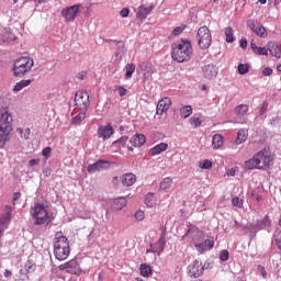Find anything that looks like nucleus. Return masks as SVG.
<instances>
[{
  "mask_svg": "<svg viewBox=\"0 0 281 281\" xmlns=\"http://www.w3.org/2000/svg\"><path fill=\"white\" fill-rule=\"evenodd\" d=\"M34 67V59L32 57H20L14 61L13 74L14 76H25Z\"/></svg>",
  "mask_w": 281,
  "mask_h": 281,
  "instance_id": "obj_4",
  "label": "nucleus"
},
{
  "mask_svg": "<svg viewBox=\"0 0 281 281\" xmlns=\"http://www.w3.org/2000/svg\"><path fill=\"white\" fill-rule=\"evenodd\" d=\"M33 217L35 218V225H45L47 218H49V213L43 204H36L33 209Z\"/></svg>",
  "mask_w": 281,
  "mask_h": 281,
  "instance_id": "obj_7",
  "label": "nucleus"
},
{
  "mask_svg": "<svg viewBox=\"0 0 281 281\" xmlns=\"http://www.w3.org/2000/svg\"><path fill=\"white\" fill-rule=\"evenodd\" d=\"M166 150H168V144L167 143H160V144L154 146L150 149V155H153V156L161 155V153H166Z\"/></svg>",
  "mask_w": 281,
  "mask_h": 281,
  "instance_id": "obj_23",
  "label": "nucleus"
},
{
  "mask_svg": "<svg viewBox=\"0 0 281 281\" xmlns=\"http://www.w3.org/2000/svg\"><path fill=\"white\" fill-rule=\"evenodd\" d=\"M259 3H261L262 5H265V3H267V0H258Z\"/></svg>",
  "mask_w": 281,
  "mask_h": 281,
  "instance_id": "obj_62",
  "label": "nucleus"
},
{
  "mask_svg": "<svg viewBox=\"0 0 281 281\" xmlns=\"http://www.w3.org/2000/svg\"><path fill=\"white\" fill-rule=\"evenodd\" d=\"M226 43H234V29L232 26H227L225 29Z\"/></svg>",
  "mask_w": 281,
  "mask_h": 281,
  "instance_id": "obj_37",
  "label": "nucleus"
},
{
  "mask_svg": "<svg viewBox=\"0 0 281 281\" xmlns=\"http://www.w3.org/2000/svg\"><path fill=\"white\" fill-rule=\"evenodd\" d=\"M262 74H263V76H271V74H273V69H271V68H265V69L262 70Z\"/></svg>",
  "mask_w": 281,
  "mask_h": 281,
  "instance_id": "obj_53",
  "label": "nucleus"
},
{
  "mask_svg": "<svg viewBox=\"0 0 281 281\" xmlns=\"http://www.w3.org/2000/svg\"><path fill=\"white\" fill-rule=\"evenodd\" d=\"M189 276L191 278H201L203 276V265L195 260L188 267Z\"/></svg>",
  "mask_w": 281,
  "mask_h": 281,
  "instance_id": "obj_13",
  "label": "nucleus"
},
{
  "mask_svg": "<svg viewBox=\"0 0 281 281\" xmlns=\"http://www.w3.org/2000/svg\"><path fill=\"white\" fill-rule=\"evenodd\" d=\"M212 146L215 150H218V148H221V146H223V136L220 134H215L213 136Z\"/></svg>",
  "mask_w": 281,
  "mask_h": 281,
  "instance_id": "obj_32",
  "label": "nucleus"
},
{
  "mask_svg": "<svg viewBox=\"0 0 281 281\" xmlns=\"http://www.w3.org/2000/svg\"><path fill=\"white\" fill-rule=\"evenodd\" d=\"M59 271H66V273H71L72 276H81L82 268L78 263L77 259H71L65 263L59 265Z\"/></svg>",
  "mask_w": 281,
  "mask_h": 281,
  "instance_id": "obj_8",
  "label": "nucleus"
},
{
  "mask_svg": "<svg viewBox=\"0 0 281 281\" xmlns=\"http://www.w3.org/2000/svg\"><path fill=\"white\" fill-rule=\"evenodd\" d=\"M70 254L71 246L69 245V239L63 232H57L54 237V256L56 260H67Z\"/></svg>",
  "mask_w": 281,
  "mask_h": 281,
  "instance_id": "obj_2",
  "label": "nucleus"
},
{
  "mask_svg": "<svg viewBox=\"0 0 281 281\" xmlns=\"http://www.w3.org/2000/svg\"><path fill=\"white\" fill-rule=\"evenodd\" d=\"M258 164V170H268L273 166V157H271V151L267 148L261 149L255 155Z\"/></svg>",
  "mask_w": 281,
  "mask_h": 281,
  "instance_id": "obj_5",
  "label": "nucleus"
},
{
  "mask_svg": "<svg viewBox=\"0 0 281 281\" xmlns=\"http://www.w3.org/2000/svg\"><path fill=\"white\" fill-rule=\"evenodd\" d=\"M151 12H153V5L146 7L143 4L138 8L136 16L140 21H144L148 16V14H150Z\"/></svg>",
  "mask_w": 281,
  "mask_h": 281,
  "instance_id": "obj_19",
  "label": "nucleus"
},
{
  "mask_svg": "<svg viewBox=\"0 0 281 281\" xmlns=\"http://www.w3.org/2000/svg\"><path fill=\"white\" fill-rule=\"evenodd\" d=\"M261 199H262V195H258V196L256 198L257 203H260Z\"/></svg>",
  "mask_w": 281,
  "mask_h": 281,
  "instance_id": "obj_61",
  "label": "nucleus"
},
{
  "mask_svg": "<svg viewBox=\"0 0 281 281\" xmlns=\"http://www.w3.org/2000/svg\"><path fill=\"white\" fill-rule=\"evenodd\" d=\"M145 217H146V215L144 214V211H137L135 213L136 221H144Z\"/></svg>",
  "mask_w": 281,
  "mask_h": 281,
  "instance_id": "obj_49",
  "label": "nucleus"
},
{
  "mask_svg": "<svg viewBox=\"0 0 281 281\" xmlns=\"http://www.w3.org/2000/svg\"><path fill=\"white\" fill-rule=\"evenodd\" d=\"M171 49V58L177 63H188L192 58V43L188 40L173 43Z\"/></svg>",
  "mask_w": 281,
  "mask_h": 281,
  "instance_id": "obj_1",
  "label": "nucleus"
},
{
  "mask_svg": "<svg viewBox=\"0 0 281 281\" xmlns=\"http://www.w3.org/2000/svg\"><path fill=\"white\" fill-rule=\"evenodd\" d=\"M226 176L227 177H236V169L235 168H231L226 171Z\"/></svg>",
  "mask_w": 281,
  "mask_h": 281,
  "instance_id": "obj_51",
  "label": "nucleus"
},
{
  "mask_svg": "<svg viewBox=\"0 0 281 281\" xmlns=\"http://www.w3.org/2000/svg\"><path fill=\"white\" fill-rule=\"evenodd\" d=\"M203 76L204 78H207L209 80H212L218 76V67L214 64H209L203 67Z\"/></svg>",
  "mask_w": 281,
  "mask_h": 281,
  "instance_id": "obj_16",
  "label": "nucleus"
},
{
  "mask_svg": "<svg viewBox=\"0 0 281 281\" xmlns=\"http://www.w3.org/2000/svg\"><path fill=\"white\" fill-rule=\"evenodd\" d=\"M136 181H137V177H135L134 173H125L122 177V183L126 188H131V186H135Z\"/></svg>",
  "mask_w": 281,
  "mask_h": 281,
  "instance_id": "obj_22",
  "label": "nucleus"
},
{
  "mask_svg": "<svg viewBox=\"0 0 281 281\" xmlns=\"http://www.w3.org/2000/svg\"><path fill=\"white\" fill-rule=\"evenodd\" d=\"M269 225H271L269 216H265L263 220L258 223L259 229H266V227H269Z\"/></svg>",
  "mask_w": 281,
  "mask_h": 281,
  "instance_id": "obj_41",
  "label": "nucleus"
},
{
  "mask_svg": "<svg viewBox=\"0 0 281 281\" xmlns=\"http://www.w3.org/2000/svg\"><path fill=\"white\" fill-rule=\"evenodd\" d=\"M85 117H87V114L85 112L79 113L72 119V124H80V122H82Z\"/></svg>",
  "mask_w": 281,
  "mask_h": 281,
  "instance_id": "obj_43",
  "label": "nucleus"
},
{
  "mask_svg": "<svg viewBox=\"0 0 281 281\" xmlns=\"http://www.w3.org/2000/svg\"><path fill=\"white\" fill-rule=\"evenodd\" d=\"M131 144L135 148H139L146 144V136L144 134H136L131 138Z\"/></svg>",
  "mask_w": 281,
  "mask_h": 281,
  "instance_id": "obj_21",
  "label": "nucleus"
},
{
  "mask_svg": "<svg viewBox=\"0 0 281 281\" xmlns=\"http://www.w3.org/2000/svg\"><path fill=\"white\" fill-rule=\"evenodd\" d=\"M248 135L249 134L247 133V130H239L236 138V144H243L244 142H247Z\"/></svg>",
  "mask_w": 281,
  "mask_h": 281,
  "instance_id": "obj_33",
  "label": "nucleus"
},
{
  "mask_svg": "<svg viewBox=\"0 0 281 281\" xmlns=\"http://www.w3.org/2000/svg\"><path fill=\"white\" fill-rule=\"evenodd\" d=\"M245 170H258V160L256 156H254L251 159L246 160L244 164Z\"/></svg>",
  "mask_w": 281,
  "mask_h": 281,
  "instance_id": "obj_26",
  "label": "nucleus"
},
{
  "mask_svg": "<svg viewBox=\"0 0 281 281\" xmlns=\"http://www.w3.org/2000/svg\"><path fill=\"white\" fill-rule=\"evenodd\" d=\"M250 48L252 49L254 54H258V56H268L269 55V49L266 47H258L254 41L250 43Z\"/></svg>",
  "mask_w": 281,
  "mask_h": 281,
  "instance_id": "obj_24",
  "label": "nucleus"
},
{
  "mask_svg": "<svg viewBox=\"0 0 281 281\" xmlns=\"http://www.w3.org/2000/svg\"><path fill=\"white\" fill-rule=\"evenodd\" d=\"M30 85H32V79H23L14 86L13 91H22V89L30 87Z\"/></svg>",
  "mask_w": 281,
  "mask_h": 281,
  "instance_id": "obj_30",
  "label": "nucleus"
},
{
  "mask_svg": "<svg viewBox=\"0 0 281 281\" xmlns=\"http://www.w3.org/2000/svg\"><path fill=\"white\" fill-rule=\"evenodd\" d=\"M203 170H212V162L210 160H203L200 165Z\"/></svg>",
  "mask_w": 281,
  "mask_h": 281,
  "instance_id": "obj_46",
  "label": "nucleus"
},
{
  "mask_svg": "<svg viewBox=\"0 0 281 281\" xmlns=\"http://www.w3.org/2000/svg\"><path fill=\"white\" fill-rule=\"evenodd\" d=\"M239 45L243 49H246L247 47V41L245 38H241L240 42H239Z\"/></svg>",
  "mask_w": 281,
  "mask_h": 281,
  "instance_id": "obj_55",
  "label": "nucleus"
},
{
  "mask_svg": "<svg viewBox=\"0 0 281 281\" xmlns=\"http://www.w3.org/2000/svg\"><path fill=\"white\" fill-rule=\"evenodd\" d=\"M259 270L261 271L262 278H267V270H265V267H259Z\"/></svg>",
  "mask_w": 281,
  "mask_h": 281,
  "instance_id": "obj_56",
  "label": "nucleus"
},
{
  "mask_svg": "<svg viewBox=\"0 0 281 281\" xmlns=\"http://www.w3.org/2000/svg\"><path fill=\"white\" fill-rule=\"evenodd\" d=\"M190 124L192 126H194V128H199V126L201 125V119L196 117V116H192L190 119Z\"/></svg>",
  "mask_w": 281,
  "mask_h": 281,
  "instance_id": "obj_44",
  "label": "nucleus"
},
{
  "mask_svg": "<svg viewBox=\"0 0 281 281\" xmlns=\"http://www.w3.org/2000/svg\"><path fill=\"white\" fill-rule=\"evenodd\" d=\"M180 115L184 119L190 117L192 115V106L184 105L180 109Z\"/></svg>",
  "mask_w": 281,
  "mask_h": 281,
  "instance_id": "obj_36",
  "label": "nucleus"
},
{
  "mask_svg": "<svg viewBox=\"0 0 281 281\" xmlns=\"http://www.w3.org/2000/svg\"><path fill=\"white\" fill-rule=\"evenodd\" d=\"M220 260H222V262H227V260H229V251L222 250L220 254Z\"/></svg>",
  "mask_w": 281,
  "mask_h": 281,
  "instance_id": "obj_45",
  "label": "nucleus"
},
{
  "mask_svg": "<svg viewBox=\"0 0 281 281\" xmlns=\"http://www.w3.org/2000/svg\"><path fill=\"white\" fill-rule=\"evenodd\" d=\"M120 144H126V142H128V137H121L119 140H117Z\"/></svg>",
  "mask_w": 281,
  "mask_h": 281,
  "instance_id": "obj_57",
  "label": "nucleus"
},
{
  "mask_svg": "<svg viewBox=\"0 0 281 281\" xmlns=\"http://www.w3.org/2000/svg\"><path fill=\"white\" fill-rule=\"evenodd\" d=\"M126 203H127L126 198H117L114 200L113 210L120 211L126 207Z\"/></svg>",
  "mask_w": 281,
  "mask_h": 281,
  "instance_id": "obj_29",
  "label": "nucleus"
},
{
  "mask_svg": "<svg viewBox=\"0 0 281 281\" xmlns=\"http://www.w3.org/2000/svg\"><path fill=\"white\" fill-rule=\"evenodd\" d=\"M75 106L80 109V111H87L89 106V92L79 90L75 94Z\"/></svg>",
  "mask_w": 281,
  "mask_h": 281,
  "instance_id": "obj_9",
  "label": "nucleus"
},
{
  "mask_svg": "<svg viewBox=\"0 0 281 281\" xmlns=\"http://www.w3.org/2000/svg\"><path fill=\"white\" fill-rule=\"evenodd\" d=\"M117 181H119V178H117V177H114V178H113V183H117Z\"/></svg>",
  "mask_w": 281,
  "mask_h": 281,
  "instance_id": "obj_63",
  "label": "nucleus"
},
{
  "mask_svg": "<svg viewBox=\"0 0 281 281\" xmlns=\"http://www.w3.org/2000/svg\"><path fill=\"white\" fill-rule=\"evenodd\" d=\"M247 27L260 38H267L268 36L267 29L258 20H248Z\"/></svg>",
  "mask_w": 281,
  "mask_h": 281,
  "instance_id": "obj_11",
  "label": "nucleus"
},
{
  "mask_svg": "<svg viewBox=\"0 0 281 281\" xmlns=\"http://www.w3.org/2000/svg\"><path fill=\"white\" fill-rule=\"evenodd\" d=\"M269 52L272 56H276V58H280V46L278 44H271Z\"/></svg>",
  "mask_w": 281,
  "mask_h": 281,
  "instance_id": "obj_38",
  "label": "nucleus"
},
{
  "mask_svg": "<svg viewBox=\"0 0 281 281\" xmlns=\"http://www.w3.org/2000/svg\"><path fill=\"white\" fill-rule=\"evenodd\" d=\"M117 90H119V95L121 98H124V95H126V93H128V90H126V88H124V86H119Z\"/></svg>",
  "mask_w": 281,
  "mask_h": 281,
  "instance_id": "obj_48",
  "label": "nucleus"
},
{
  "mask_svg": "<svg viewBox=\"0 0 281 281\" xmlns=\"http://www.w3.org/2000/svg\"><path fill=\"white\" fill-rule=\"evenodd\" d=\"M29 164L30 166H36V164H38V159H31Z\"/></svg>",
  "mask_w": 281,
  "mask_h": 281,
  "instance_id": "obj_58",
  "label": "nucleus"
},
{
  "mask_svg": "<svg viewBox=\"0 0 281 281\" xmlns=\"http://www.w3.org/2000/svg\"><path fill=\"white\" fill-rule=\"evenodd\" d=\"M10 277H12V271L4 270V278H10Z\"/></svg>",
  "mask_w": 281,
  "mask_h": 281,
  "instance_id": "obj_59",
  "label": "nucleus"
},
{
  "mask_svg": "<svg viewBox=\"0 0 281 281\" xmlns=\"http://www.w3.org/2000/svg\"><path fill=\"white\" fill-rule=\"evenodd\" d=\"M170 106H172V101L170 100V98L161 99L156 108L157 115H164V113L168 112V109H170Z\"/></svg>",
  "mask_w": 281,
  "mask_h": 281,
  "instance_id": "obj_15",
  "label": "nucleus"
},
{
  "mask_svg": "<svg viewBox=\"0 0 281 281\" xmlns=\"http://www.w3.org/2000/svg\"><path fill=\"white\" fill-rule=\"evenodd\" d=\"M120 14L123 19H126V16H128V14H131V10H128V8H124L121 10Z\"/></svg>",
  "mask_w": 281,
  "mask_h": 281,
  "instance_id": "obj_50",
  "label": "nucleus"
},
{
  "mask_svg": "<svg viewBox=\"0 0 281 281\" xmlns=\"http://www.w3.org/2000/svg\"><path fill=\"white\" fill-rule=\"evenodd\" d=\"M42 155L45 157V159H49L52 157V147L44 148L42 150Z\"/></svg>",
  "mask_w": 281,
  "mask_h": 281,
  "instance_id": "obj_47",
  "label": "nucleus"
},
{
  "mask_svg": "<svg viewBox=\"0 0 281 281\" xmlns=\"http://www.w3.org/2000/svg\"><path fill=\"white\" fill-rule=\"evenodd\" d=\"M214 247V240L212 239H205L204 241H201L200 244H196V251L200 254H203V251H207Z\"/></svg>",
  "mask_w": 281,
  "mask_h": 281,
  "instance_id": "obj_18",
  "label": "nucleus"
},
{
  "mask_svg": "<svg viewBox=\"0 0 281 281\" xmlns=\"http://www.w3.org/2000/svg\"><path fill=\"white\" fill-rule=\"evenodd\" d=\"M187 236L191 238L194 247L203 243V238H205L204 234L199 228H191L188 231Z\"/></svg>",
  "mask_w": 281,
  "mask_h": 281,
  "instance_id": "obj_14",
  "label": "nucleus"
},
{
  "mask_svg": "<svg viewBox=\"0 0 281 281\" xmlns=\"http://www.w3.org/2000/svg\"><path fill=\"white\" fill-rule=\"evenodd\" d=\"M110 162L106 160H98L97 162H94L93 165H90L88 167V172H98L104 168H106V166H109Z\"/></svg>",
  "mask_w": 281,
  "mask_h": 281,
  "instance_id": "obj_20",
  "label": "nucleus"
},
{
  "mask_svg": "<svg viewBox=\"0 0 281 281\" xmlns=\"http://www.w3.org/2000/svg\"><path fill=\"white\" fill-rule=\"evenodd\" d=\"M139 271L143 278H150V276H153V268L149 265L142 263L139 267Z\"/></svg>",
  "mask_w": 281,
  "mask_h": 281,
  "instance_id": "obj_28",
  "label": "nucleus"
},
{
  "mask_svg": "<svg viewBox=\"0 0 281 281\" xmlns=\"http://www.w3.org/2000/svg\"><path fill=\"white\" fill-rule=\"evenodd\" d=\"M21 199V192L13 193V205H16V201Z\"/></svg>",
  "mask_w": 281,
  "mask_h": 281,
  "instance_id": "obj_52",
  "label": "nucleus"
},
{
  "mask_svg": "<svg viewBox=\"0 0 281 281\" xmlns=\"http://www.w3.org/2000/svg\"><path fill=\"white\" fill-rule=\"evenodd\" d=\"M12 221V206H4V214L0 216V238L3 236V233L9 227L10 222Z\"/></svg>",
  "mask_w": 281,
  "mask_h": 281,
  "instance_id": "obj_10",
  "label": "nucleus"
},
{
  "mask_svg": "<svg viewBox=\"0 0 281 281\" xmlns=\"http://www.w3.org/2000/svg\"><path fill=\"white\" fill-rule=\"evenodd\" d=\"M165 245H166V234H161L158 241L156 243V246L158 247L159 251H161Z\"/></svg>",
  "mask_w": 281,
  "mask_h": 281,
  "instance_id": "obj_42",
  "label": "nucleus"
},
{
  "mask_svg": "<svg viewBox=\"0 0 281 281\" xmlns=\"http://www.w3.org/2000/svg\"><path fill=\"white\" fill-rule=\"evenodd\" d=\"M12 133V114L8 109H0V148H4L5 144L10 142V134Z\"/></svg>",
  "mask_w": 281,
  "mask_h": 281,
  "instance_id": "obj_3",
  "label": "nucleus"
},
{
  "mask_svg": "<svg viewBox=\"0 0 281 281\" xmlns=\"http://www.w3.org/2000/svg\"><path fill=\"white\" fill-rule=\"evenodd\" d=\"M277 70L281 74V64L277 67Z\"/></svg>",
  "mask_w": 281,
  "mask_h": 281,
  "instance_id": "obj_64",
  "label": "nucleus"
},
{
  "mask_svg": "<svg viewBox=\"0 0 281 281\" xmlns=\"http://www.w3.org/2000/svg\"><path fill=\"white\" fill-rule=\"evenodd\" d=\"M238 74H240V76H245V74H249V64H239Z\"/></svg>",
  "mask_w": 281,
  "mask_h": 281,
  "instance_id": "obj_40",
  "label": "nucleus"
},
{
  "mask_svg": "<svg viewBox=\"0 0 281 281\" xmlns=\"http://www.w3.org/2000/svg\"><path fill=\"white\" fill-rule=\"evenodd\" d=\"M78 14H80V4H75L61 10V16H64L66 23L76 21V16H78Z\"/></svg>",
  "mask_w": 281,
  "mask_h": 281,
  "instance_id": "obj_12",
  "label": "nucleus"
},
{
  "mask_svg": "<svg viewBox=\"0 0 281 281\" xmlns=\"http://www.w3.org/2000/svg\"><path fill=\"white\" fill-rule=\"evenodd\" d=\"M126 72H125V79L131 80L133 78V74H135V64H127L125 66Z\"/></svg>",
  "mask_w": 281,
  "mask_h": 281,
  "instance_id": "obj_35",
  "label": "nucleus"
},
{
  "mask_svg": "<svg viewBox=\"0 0 281 281\" xmlns=\"http://www.w3.org/2000/svg\"><path fill=\"white\" fill-rule=\"evenodd\" d=\"M249 111V105L247 104H239L235 108V115L237 117H245Z\"/></svg>",
  "mask_w": 281,
  "mask_h": 281,
  "instance_id": "obj_25",
  "label": "nucleus"
},
{
  "mask_svg": "<svg viewBox=\"0 0 281 281\" xmlns=\"http://www.w3.org/2000/svg\"><path fill=\"white\" fill-rule=\"evenodd\" d=\"M245 170H258V160L256 156H254L251 159L246 160L244 164Z\"/></svg>",
  "mask_w": 281,
  "mask_h": 281,
  "instance_id": "obj_27",
  "label": "nucleus"
},
{
  "mask_svg": "<svg viewBox=\"0 0 281 281\" xmlns=\"http://www.w3.org/2000/svg\"><path fill=\"white\" fill-rule=\"evenodd\" d=\"M186 27H187L186 24H182V25H180V26L175 27V29L172 30V32H171L169 38H175V37H177V36H181V34H183Z\"/></svg>",
  "mask_w": 281,
  "mask_h": 281,
  "instance_id": "obj_34",
  "label": "nucleus"
},
{
  "mask_svg": "<svg viewBox=\"0 0 281 281\" xmlns=\"http://www.w3.org/2000/svg\"><path fill=\"white\" fill-rule=\"evenodd\" d=\"M113 133H115V131L111 124H108L106 126L101 125L98 128V137H101L102 139H110Z\"/></svg>",
  "mask_w": 281,
  "mask_h": 281,
  "instance_id": "obj_17",
  "label": "nucleus"
},
{
  "mask_svg": "<svg viewBox=\"0 0 281 281\" xmlns=\"http://www.w3.org/2000/svg\"><path fill=\"white\" fill-rule=\"evenodd\" d=\"M170 188H172V178L167 177L160 182L159 189L166 192L170 190Z\"/></svg>",
  "mask_w": 281,
  "mask_h": 281,
  "instance_id": "obj_31",
  "label": "nucleus"
},
{
  "mask_svg": "<svg viewBox=\"0 0 281 281\" xmlns=\"http://www.w3.org/2000/svg\"><path fill=\"white\" fill-rule=\"evenodd\" d=\"M267 106H269L268 103H263V104H262V106H261V109H260V114H261V115H265V113H267Z\"/></svg>",
  "mask_w": 281,
  "mask_h": 281,
  "instance_id": "obj_54",
  "label": "nucleus"
},
{
  "mask_svg": "<svg viewBox=\"0 0 281 281\" xmlns=\"http://www.w3.org/2000/svg\"><path fill=\"white\" fill-rule=\"evenodd\" d=\"M47 0H34L35 5H41V3H45Z\"/></svg>",
  "mask_w": 281,
  "mask_h": 281,
  "instance_id": "obj_60",
  "label": "nucleus"
},
{
  "mask_svg": "<svg viewBox=\"0 0 281 281\" xmlns=\"http://www.w3.org/2000/svg\"><path fill=\"white\" fill-rule=\"evenodd\" d=\"M245 204V200L238 198V196H235L232 199V205L234 207H238L239 210H243V205Z\"/></svg>",
  "mask_w": 281,
  "mask_h": 281,
  "instance_id": "obj_39",
  "label": "nucleus"
},
{
  "mask_svg": "<svg viewBox=\"0 0 281 281\" xmlns=\"http://www.w3.org/2000/svg\"><path fill=\"white\" fill-rule=\"evenodd\" d=\"M196 41L200 49H210L212 45V32L207 26H202L198 30Z\"/></svg>",
  "mask_w": 281,
  "mask_h": 281,
  "instance_id": "obj_6",
  "label": "nucleus"
}]
</instances>
